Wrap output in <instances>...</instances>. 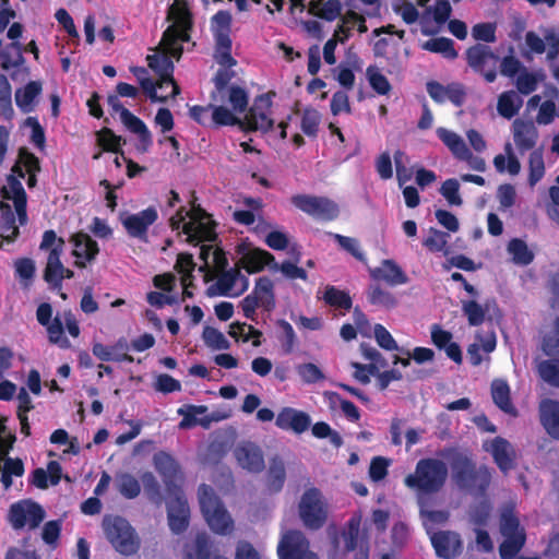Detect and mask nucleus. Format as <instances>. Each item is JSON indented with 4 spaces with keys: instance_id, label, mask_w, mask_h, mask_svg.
<instances>
[{
    "instance_id": "1",
    "label": "nucleus",
    "mask_w": 559,
    "mask_h": 559,
    "mask_svg": "<svg viewBox=\"0 0 559 559\" xmlns=\"http://www.w3.org/2000/svg\"><path fill=\"white\" fill-rule=\"evenodd\" d=\"M439 456L450 460L452 480L460 490L475 497H485L492 481L493 469L486 464L477 465L472 454L454 447L444 448Z\"/></svg>"
},
{
    "instance_id": "2",
    "label": "nucleus",
    "mask_w": 559,
    "mask_h": 559,
    "mask_svg": "<svg viewBox=\"0 0 559 559\" xmlns=\"http://www.w3.org/2000/svg\"><path fill=\"white\" fill-rule=\"evenodd\" d=\"M169 225L173 230H179L187 236L190 245L198 246L201 242H212L217 238L216 223L212 216L199 204H192L190 211L181 206L177 213L170 217Z\"/></svg>"
},
{
    "instance_id": "3",
    "label": "nucleus",
    "mask_w": 559,
    "mask_h": 559,
    "mask_svg": "<svg viewBox=\"0 0 559 559\" xmlns=\"http://www.w3.org/2000/svg\"><path fill=\"white\" fill-rule=\"evenodd\" d=\"M449 469L440 459H420L415 471L404 478V485L415 491L418 499L438 493L445 486Z\"/></svg>"
},
{
    "instance_id": "4",
    "label": "nucleus",
    "mask_w": 559,
    "mask_h": 559,
    "mask_svg": "<svg viewBox=\"0 0 559 559\" xmlns=\"http://www.w3.org/2000/svg\"><path fill=\"white\" fill-rule=\"evenodd\" d=\"M64 240L58 237L52 229L43 234L39 249L48 251L47 263L44 270V280L52 289H60L63 278H72L73 271L66 269L61 262V254L64 248Z\"/></svg>"
},
{
    "instance_id": "5",
    "label": "nucleus",
    "mask_w": 559,
    "mask_h": 559,
    "mask_svg": "<svg viewBox=\"0 0 559 559\" xmlns=\"http://www.w3.org/2000/svg\"><path fill=\"white\" fill-rule=\"evenodd\" d=\"M198 495L202 514L210 528L222 535L231 532L234 522L213 488L202 484L199 486Z\"/></svg>"
},
{
    "instance_id": "6",
    "label": "nucleus",
    "mask_w": 559,
    "mask_h": 559,
    "mask_svg": "<svg viewBox=\"0 0 559 559\" xmlns=\"http://www.w3.org/2000/svg\"><path fill=\"white\" fill-rule=\"evenodd\" d=\"M233 16L229 11L219 10L211 19V32L215 41V57L217 62L225 68H233L237 61L231 55Z\"/></svg>"
},
{
    "instance_id": "7",
    "label": "nucleus",
    "mask_w": 559,
    "mask_h": 559,
    "mask_svg": "<svg viewBox=\"0 0 559 559\" xmlns=\"http://www.w3.org/2000/svg\"><path fill=\"white\" fill-rule=\"evenodd\" d=\"M105 535L112 547L122 555L138 551L140 542L134 528L121 516H105L103 520Z\"/></svg>"
},
{
    "instance_id": "8",
    "label": "nucleus",
    "mask_w": 559,
    "mask_h": 559,
    "mask_svg": "<svg viewBox=\"0 0 559 559\" xmlns=\"http://www.w3.org/2000/svg\"><path fill=\"white\" fill-rule=\"evenodd\" d=\"M275 305L274 284L267 276L259 277L253 290L240 301L243 316L251 321L257 320V309L259 307L266 312H271Z\"/></svg>"
},
{
    "instance_id": "9",
    "label": "nucleus",
    "mask_w": 559,
    "mask_h": 559,
    "mask_svg": "<svg viewBox=\"0 0 559 559\" xmlns=\"http://www.w3.org/2000/svg\"><path fill=\"white\" fill-rule=\"evenodd\" d=\"M290 202L317 221L333 222L340 216L338 204L328 197L295 194L290 198Z\"/></svg>"
},
{
    "instance_id": "10",
    "label": "nucleus",
    "mask_w": 559,
    "mask_h": 559,
    "mask_svg": "<svg viewBox=\"0 0 559 559\" xmlns=\"http://www.w3.org/2000/svg\"><path fill=\"white\" fill-rule=\"evenodd\" d=\"M299 516L307 528L319 530L326 521V510L318 488L307 489L299 501Z\"/></svg>"
},
{
    "instance_id": "11",
    "label": "nucleus",
    "mask_w": 559,
    "mask_h": 559,
    "mask_svg": "<svg viewBox=\"0 0 559 559\" xmlns=\"http://www.w3.org/2000/svg\"><path fill=\"white\" fill-rule=\"evenodd\" d=\"M167 20L174 21V24L166 28L165 37L174 40L179 35L181 43H188L193 27V16L188 0H174L168 9Z\"/></svg>"
},
{
    "instance_id": "12",
    "label": "nucleus",
    "mask_w": 559,
    "mask_h": 559,
    "mask_svg": "<svg viewBox=\"0 0 559 559\" xmlns=\"http://www.w3.org/2000/svg\"><path fill=\"white\" fill-rule=\"evenodd\" d=\"M467 64L475 71L480 73L486 82L492 83L497 79V64L499 56L485 44H475L467 48L466 52Z\"/></svg>"
},
{
    "instance_id": "13",
    "label": "nucleus",
    "mask_w": 559,
    "mask_h": 559,
    "mask_svg": "<svg viewBox=\"0 0 559 559\" xmlns=\"http://www.w3.org/2000/svg\"><path fill=\"white\" fill-rule=\"evenodd\" d=\"M43 507L31 500H21L10 506L8 520L14 530H22L28 523L29 528L34 530L45 519Z\"/></svg>"
},
{
    "instance_id": "14",
    "label": "nucleus",
    "mask_w": 559,
    "mask_h": 559,
    "mask_svg": "<svg viewBox=\"0 0 559 559\" xmlns=\"http://www.w3.org/2000/svg\"><path fill=\"white\" fill-rule=\"evenodd\" d=\"M280 559H319L310 551L309 542L299 531L286 532L277 546Z\"/></svg>"
},
{
    "instance_id": "15",
    "label": "nucleus",
    "mask_w": 559,
    "mask_h": 559,
    "mask_svg": "<svg viewBox=\"0 0 559 559\" xmlns=\"http://www.w3.org/2000/svg\"><path fill=\"white\" fill-rule=\"evenodd\" d=\"M272 102L267 94H261L255 97L252 107L245 116L243 124L248 131L269 132L272 130L274 121L269 117Z\"/></svg>"
},
{
    "instance_id": "16",
    "label": "nucleus",
    "mask_w": 559,
    "mask_h": 559,
    "mask_svg": "<svg viewBox=\"0 0 559 559\" xmlns=\"http://www.w3.org/2000/svg\"><path fill=\"white\" fill-rule=\"evenodd\" d=\"M243 250V245L238 246L237 251L241 254L239 263L249 274L259 273L263 271L265 266H270L273 271L278 270V263L269 251L260 248L249 249L246 252Z\"/></svg>"
},
{
    "instance_id": "17",
    "label": "nucleus",
    "mask_w": 559,
    "mask_h": 559,
    "mask_svg": "<svg viewBox=\"0 0 559 559\" xmlns=\"http://www.w3.org/2000/svg\"><path fill=\"white\" fill-rule=\"evenodd\" d=\"M238 465L249 473L259 474L265 468L262 449L250 441L238 444L234 450Z\"/></svg>"
},
{
    "instance_id": "18",
    "label": "nucleus",
    "mask_w": 559,
    "mask_h": 559,
    "mask_svg": "<svg viewBox=\"0 0 559 559\" xmlns=\"http://www.w3.org/2000/svg\"><path fill=\"white\" fill-rule=\"evenodd\" d=\"M23 25L14 22L8 29L7 36L12 43L0 50V66L3 70L20 67L24 62L23 48L17 39L22 36Z\"/></svg>"
},
{
    "instance_id": "19",
    "label": "nucleus",
    "mask_w": 559,
    "mask_h": 559,
    "mask_svg": "<svg viewBox=\"0 0 559 559\" xmlns=\"http://www.w3.org/2000/svg\"><path fill=\"white\" fill-rule=\"evenodd\" d=\"M437 557L454 559L463 551V542L459 533L453 531H438L430 537Z\"/></svg>"
},
{
    "instance_id": "20",
    "label": "nucleus",
    "mask_w": 559,
    "mask_h": 559,
    "mask_svg": "<svg viewBox=\"0 0 559 559\" xmlns=\"http://www.w3.org/2000/svg\"><path fill=\"white\" fill-rule=\"evenodd\" d=\"M158 218L155 207L150 206L135 214H129L122 218V225L128 235L140 240L147 239V230Z\"/></svg>"
},
{
    "instance_id": "21",
    "label": "nucleus",
    "mask_w": 559,
    "mask_h": 559,
    "mask_svg": "<svg viewBox=\"0 0 559 559\" xmlns=\"http://www.w3.org/2000/svg\"><path fill=\"white\" fill-rule=\"evenodd\" d=\"M148 67L158 75L157 85L163 88L164 85L170 84L173 86V96H177L180 93V88L174 79L175 66L170 56L168 55H148L147 58Z\"/></svg>"
},
{
    "instance_id": "22",
    "label": "nucleus",
    "mask_w": 559,
    "mask_h": 559,
    "mask_svg": "<svg viewBox=\"0 0 559 559\" xmlns=\"http://www.w3.org/2000/svg\"><path fill=\"white\" fill-rule=\"evenodd\" d=\"M275 425L282 430H290L300 435L309 429L311 418L306 412L293 407H283L276 416Z\"/></svg>"
},
{
    "instance_id": "23",
    "label": "nucleus",
    "mask_w": 559,
    "mask_h": 559,
    "mask_svg": "<svg viewBox=\"0 0 559 559\" xmlns=\"http://www.w3.org/2000/svg\"><path fill=\"white\" fill-rule=\"evenodd\" d=\"M168 524L175 534L185 532L189 525L190 509L187 499L182 495L168 502L167 506Z\"/></svg>"
},
{
    "instance_id": "24",
    "label": "nucleus",
    "mask_w": 559,
    "mask_h": 559,
    "mask_svg": "<svg viewBox=\"0 0 559 559\" xmlns=\"http://www.w3.org/2000/svg\"><path fill=\"white\" fill-rule=\"evenodd\" d=\"M498 468L508 474L515 466V450L512 444L502 437H496L491 440L490 449H487Z\"/></svg>"
},
{
    "instance_id": "25",
    "label": "nucleus",
    "mask_w": 559,
    "mask_h": 559,
    "mask_svg": "<svg viewBox=\"0 0 559 559\" xmlns=\"http://www.w3.org/2000/svg\"><path fill=\"white\" fill-rule=\"evenodd\" d=\"M73 242V255L76 258L74 264L80 269L86 266V262L95 260L99 252L98 243L90 235L80 231L71 237Z\"/></svg>"
},
{
    "instance_id": "26",
    "label": "nucleus",
    "mask_w": 559,
    "mask_h": 559,
    "mask_svg": "<svg viewBox=\"0 0 559 559\" xmlns=\"http://www.w3.org/2000/svg\"><path fill=\"white\" fill-rule=\"evenodd\" d=\"M238 280H241L243 284L242 289L238 293L239 295L248 288V278L242 275L237 267L221 271L215 285L207 288V296H229L230 290Z\"/></svg>"
},
{
    "instance_id": "27",
    "label": "nucleus",
    "mask_w": 559,
    "mask_h": 559,
    "mask_svg": "<svg viewBox=\"0 0 559 559\" xmlns=\"http://www.w3.org/2000/svg\"><path fill=\"white\" fill-rule=\"evenodd\" d=\"M370 276L376 281H384L391 286L406 284L408 281L405 272L390 259L383 260L380 267L371 270Z\"/></svg>"
},
{
    "instance_id": "28",
    "label": "nucleus",
    "mask_w": 559,
    "mask_h": 559,
    "mask_svg": "<svg viewBox=\"0 0 559 559\" xmlns=\"http://www.w3.org/2000/svg\"><path fill=\"white\" fill-rule=\"evenodd\" d=\"M120 120L130 132L138 134L141 144L139 150L146 152L153 143L151 131L146 124L129 109H123Z\"/></svg>"
},
{
    "instance_id": "29",
    "label": "nucleus",
    "mask_w": 559,
    "mask_h": 559,
    "mask_svg": "<svg viewBox=\"0 0 559 559\" xmlns=\"http://www.w3.org/2000/svg\"><path fill=\"white\" fill-rule=\"evenodd\" d=\"M153 462L165 485L170 487L180 473V466L177 461L170 454L159 451L154 454Z\"/></svg>"
},
{
    "instance_id": "30",
    "label": "nucleus",
    "mask_w": 559,
    "mask_h": 559,
    "mask_svg": "<svg viewBox=\"0 0 559 559\" xmlns=\"http://www.w3.org/2000/svg\"><path fill=\"white\" fill-rule=\"evenodd\" d=\"M537 132L533 122L516 119L513 122V140L521 151H528L536 144Z\"/></svg>"
},
{
    "instance_id": "31",
    "label": "nucleus",
    "mask_w": 559,
    "mask_h": 559,
    "mask_svg": "<svg viewBox=\"0 0 559 559\" xmlns=\"http://www.w3.org/2000/svg\"><path fill=\"white\" fill-rule=\"evenodd\" d=\"M540 421L547 433L559 440V401L545 400L542 402Z\"/></svg>"
},
{
    "instance_id": "32",
    "label": "nucleus",
    "mask_w": 559,
    "mask_h": 559,
    "mask_svg": "<svg viewBox=\"0 0 559 559\" xmlns=\"http://www.w3.org/2000/svg\"><path fill=\"white\" fill-rule=\"evenodd\" d=\"M342 9L341 0H311L308 11L319 19L332 22L341 16Z\"/></svg>"
},
{
    "instance_id": "33",
    "label": "nucleus",
    "mask_w": 559,
    "mask_h": 559,
    "mask_svg": "<svg viewBox=\"0 0 559 559\" xmlns=\"http://www.w3.org/2000/svg\"><path fill=\"white\" fill-rule=\"evenodd\" d=\"M267 476V487L273 492H280L286 480L285 463L278 455L270 460Z\"/></svg>"
},
{
    "instance_id": "34",
    "label": "nucleus",
    "mask_w": 559,
    "mask_h": 559,
    "mask_svg": "<svg viewBox=\"0 0 559 559\" xmlns=\"http://www.w3.org/2000/svg\"><path fill=\"white\" fill-rule=\"evenodd\" d=\"M43 85L39 81H29L24 87L15 91V104L24 112L32 109L35 98L41 93Z\"/></svg>"
},
{
    "instance_id": "35",
    "label": "nucleus",
    "mask_w": 559,
    "mask_h": 559,
    "mask_svg": "<svg viewBox=\"0 0 559 559\" xmlns=\"http://www.w3.org/2000/svg\"><path fill=\"white\" fill-rule=\"evenodd\" d=\"M491 396L493 403L504 413L513 414L515 408L510 397V386L507 381L496 379L491 383Z\"/></svg>"
},
{
    "instance_id": "36",
    "label": "nucleus",
    "mask_w": 559,
    "mask_h": 559,
    "mask_svg": "<svg viewBox=\"0 0 559 559\" xmlns=\"http://www.w3.org/2000/svg\"><path fill=\"white\" fill-rule=\"evenodd\" d=\"M523 105V100L514 91H507L499 95L497 110L506 119H511L518 115Z\"/></svg>"
},
{
    "instance_id": "37",
    "label": "nucleus",
    "mask_w": 559,
    "mask_h": 559,
    "mask_svg": "<svg viewBox=\"0 0 559 559\" xmlns=\"http://www.w3.org/2000/svg\"><path fill=\"white\" fill-rule=\"evenodd\" d=\"M207 407L205 405H185L178 408V415L183 416L182 420L179 423V427L190 428L197 425H201L204 428L209 427V419H198L195 415L206 413Z\"/></svg>"
},
{
    "instance_id": "38",
    "label": "nucleus",
    "mask_w": 559,
    "mask_h": 559,
    "mask_svg": "<svg viewBox=\"0 0 559 559\" xmlns=\"http://www.w3.org/2000/svg\"><path fill=\"white\" fill-rule=\"evenodd\" d=\"M367 300L369 304L384 309H392L397 305L396 297L392 293L381 288L378 284L368 287Z\"/></svg>"
},
{
    "instance_id": "39",
    "label": "nucleus",
    "mask_w": 559,
    "mask_h": 559,
    "mask_svg": "<svg viewBox=\"0 0 559 559\" xmlns=\"http://www.w3.org/2000/svg\"><path fill=\"white\" fill-rule=\"evenodd\" d=\"M437 135L457 159L467 152L466 143L457 133L440 127Z\"/></svg>"
},
{
    "instance_id": "40",
    "label": "nucleus",
    "mask_w": 559,
    "mask_h": 559,
    "mask_svg": "<svg viewBox=\"0 0 559 559\" xmlns=\"http://www.w3.org/2000/svg\"><path fill=\"white\" fill-rule=\"evenodd\" d=\"M183 559H211V542L205 533L195 536L192 546H187Z\"/></svg>"
},
{
    "instance_id": "41",
    "label": "nucleus",
    "mask_w": 559,
    "mask_h": 559,
    "mask_svg": "<svg viewBox=\"0 0 559 559\" xmlns=\"http://www.w3.org/2000/svg\"><path fill=\"white\" fill-rule=\"evenodd\" d=\"M323 300L329 306L337 309L349 310L353 306L349 294L332 285L325 287Z\"/></svg>"
},
{
    "instance_id": "42",
    "label": "nucleus",
    "mask_w": 559,
    "mask_h": 559,
    "mask_svg": "<svg viewBox=\"0 0 559 559\" xmlns=\"http://www.w3.org/2000/svg\"><path fill=\"white\" fill-rule=\"evenodd\" d=\"M324 396L331 406L338 403L343 414L349 421L356 423L360 419V412L352 401L345 400L338 393L332 391L324 392Z\"/></svg>"
},
{
    "instance_id": "43",
    "label": "nucleus",
    "mask_w": 559,
    "mask_h": 559,
    "mask_svg": "<svg viewBox=\"0 0 559 559\" xmlns=\"http://www.w3.org/2000/svg\"><path fill=\"white\" fill-rule=\"evenodd\" d=\"M423 48L431 52L441 53L443 57L451 60L457 57L454 41L448 37L431 38L423 45Z\"/></svg>"
},
{
    "instance_id": "44",
    "label": "nucleus",
    "mask_w": 559,
    "mask_h": 559,
    "mask_svg": "<svg viewBox=\"0 0 559 559\" xmlns=\"http://www.w3.org/2000/svg\"><path fill=\"white\" fill-rule=\"evenodd\" d=\"M508 251L516 264L528 265L534 260L533 252L526 242L520 238H513L508 243Z\"/></svg>"
},
{
    "instance_id": "45",
    "label": "nucleus",
    "mask_w": 559,
    "mask_h": 559,
    "mask_svg": "<svg viewBox=\"0 0 559 559\" xmlns=\"http://www.w3.org/2000/svg\"><path fill=\"white\" fill-rule=\"evenodd\" d=\"M504 540L499 546V555L501 559H513L523 548L526 536L521 535H503Z\"/></svg>"
},
{
    "instance_id": "46",
    "label": "nucleus",
    "mask_w": 559,
    "mask_h": 559,
    "mask_svg": "<svg viewBox=\"0 0 559 559\" xmlns=\"http://www.w3.org/2000/svg\"><path fill=\"white\" fill-rule=\"evenodd\" d=\"M0 212L3 219L2 229L4 231H10V234L3 236V239L7 242H13L20 235V229L15 224V215L12 212L10 204L4 202H0Z\"/></svg>"
},
{
    "instance_id": "47",
    "label": "nucleus",
    "mask_w": 559,
    "mask_h": 559,
    "mask_svg": "<svg viewBox=\"0 0 559 559\" xmlns=\"http://www.w3.org/2000/svg\"><path fill=\"white\" fill-rule=\"evenodd\" d=\"M45 328L51 344H56L63 349L70 347V341L64 336L63 323L59 316H56Z\"/></svg>"
},
{
    "instance_id": "48",
    "label": "nucleus",
    "mask_w": 559,
    "mask_h": 559,
    "mask_svg": "<svg viewBox=\"0 0 559 559\" xmlns=\"http://www.w3.org/2000/svg\"><path fill=\"white\" fill-rule=\"evenodd\" d=\"M0 109L4 119L13 118L12 87L5 74H0Z\"/></svg>"
},
{
    "instance_id": "49",
    "label": "nucleus",
    "mask_w": 559,
    "mask_h": 559,
    "mask_svg": "<svg viewBox=\"0 0 559 559\" xmlns=\"http://www.w3.org/2000/svg\"><path fill=\"white\" fill-rule=\"evenodd\" d=\"M366 76L371 88L379 95H388L392 88L388 78L380 72L376 66H369L366 70Z\"/></svg>"
},
{
    "instance_id": "50",
    "label": "nucleus",
    "mask_w": 559,
    "mask_h": 559,
    "mask_svg": "<svg viewBox=\"0 0 559 559\" xmlns=\"http://www.w3.org/2000/svg\"><path fill=\"white\" fill-rule=\"evenodd\" d=\"M96 136H97L98 145L105 152H111V153L122 152L120 148L122 138L120 135L115 134V132L111 129L104 127L96 133ZM121 154L123 155V153H121Z\"/></svg>"
},
{
    "instance_id": "51",
    "label": "nucleus",
    "mask_w": 559,
    "mask_h": 559,
    "mask_svg": "<svg viewBox=\"0 0 559 559\" xmlns=\"http://www.w3.org/2000/svg\"><path fill=\"white\" fill-rule=\"evenodd\" d=\"M320 121V112L312 107H307L302 111L300 128L307 136L316 138L319 131Z\"/></svg>"
},
{
    "instance_id": "52",
    "label": "nucleus",
    "mask_w": 559,
    "mask_h": 559,
    "mask_svg": "<svg viewBox=\"0 0 559 559\" xmlns=\"http://www.w3.org/2000/svg\"><path fill=\"white\" fill-rule=\"evenodd\" d=\"M238 123H240V120L228 108L213 105L210 127L235 126Z\"/></svg>"
},
{
    "instance_id": "53",
    "label": "nucleus",
    "mask_w": 559,
    "mask_h": 559,
    "mask_svg": "<svg viewBox=\"0 0 559 559\" xmlns=\"http://www.w3.org/2000/svg\"><path fill=\"white\" fill-rule=\"evenodd\" d=\"M538 374L548 384L559 388V360H543L538 364Z\"/></svg>"
},
{
    "instance_id": "54",
    "label": "nucleus",
    "mask_w": 559,
    "mask_h": 559,
    "mask_svg": "<svg viewBox=\"0 0 559 559\" xmlns=\"http://www.w3.org/2000/svg\"><path fill=\"white\" fill-rule=\"evenodd\" d=\"M118 490L124 498L134 499L141 492V485L134 476L124 473L118 477Z\"/></svg>"
},
{
    "instance_id": "55",
    "label": "nucleus",
    "mask_w": 559,
    "mask_h": 559,
    "mask_svg": "<svg viewBox=\"0 0 559 559\" xmlns=\"http://www.w3.org/2000/svg\"><path fill=\"white\" fill-rule=\"evenodd\" d=\"M462 310L471 326H478L485 321L487 310L475 300L463 301Z\"/></svg>"
},
{
    "instance_id": "56",
    "label": "nucleus",
    "mask_w": 559,
    "mask_h": 559,
    "mask_svg": "<svg viewBox=\"0 0 559 559\" xmlns=\"http://www.w3.org/2000/svg\"><path fill=\"white\" fill-rule=\"evenodd\" d=\"M329 235L338 243V246L352 254L356 260L360 262L366 261L364 252L359 248V241L356 238L343 236L341 234L329 233Z\"/></svg>"
},
{
    "instance_id": "57",
    "label": "nucleus",
    "mask_w": 559,
    "mask_h": 559,
    "mask_svg": "<svg viewBox=\"0 0 559 559\" xmlns=\"http://www.w3.org/2000/svg\"><path fill=\"white\" fill-rule=\"evenodd\" d=\"M202 337L204 343L213 349H228L230 347L229 341L225 335L213 326H205L203 329Z\"/></svg>"
},
{
    "instance_id": "58",
    "label": "nucleus",
    "mask_w": 559,
    "mask_h": 559,
    "mask_svg": "<svg viewBox=\"0 0 559 559\" xmlns=\"http://www.w3.org/2000/svg\"><path fill=\"white\" fill-rule=\"evenodd\" d=\"M500 532L502 535L525 534L524 531L520 528V521L512 509H507L501 513Z\"/></svg>"
},
{
    "instance_id": "59",
    "label": "nucleus",
    "mask_w": 559,
    "mask_h": 559,
    "mask_svg": "<svg viewBox=\"0 0 559 559\" xmlns=\"http://www.w3.org/2000/svg\"><path fill=\"white\" fill-rule=\"evenodd\" d=\"M538 81L539 79L536 73L528 72L527 69L524 68L516 76L515 86L522 95H530L536 91Z\"/></svg>"
},
{
    "instance_id": "60",
    "label": "nucleus",
    "mask_w": 559,
    "mask_h": 559,
    "mask_svg": "<svg viewBox=\"0 0 559 559\" xmlns=\"http://www.w3.org/2000/svg\"><path fill=\"white\" fill-rule=\"evenodd\" d=\"M228 102L234 111L242 114L247 110L249 97L243 87L231 85L228 88Z\"/></svg>"
},
{
    "instance_id": "61",
    "label": "nucleus",
    "mask_w": 559,
    "mask_h": 559,
    "mask_svg": "<svg viewBox=\"0 0 559 559\" xmlns=\"http://www.w3.org/2000/svg\"><path fill=\"white\" fill-rule=\"evenodd\" d=\"M528 182L531 186H535L545 174V164L540 153L532 152L528 159Z\"/></svg>"
},
{
    "instance_id": "62",
    "label": "nucleus",
    "mask_w": 559,
    "mask_h": 559,
    "mask_svg": "<svg viewBox=\"0 0 559 559\" xmlns=\"http://www.w3.org/2000/svg\"><path fill=\"white\" fill-rule=\"evenodd\" d=\"M459 181L455 178H450L442 183L440 193L451 205L460 206L463 204V200L459 193Z\"/></svg>"
},
{
    "instance_id": "63",
    "label": "nucleus",
    "mask_w": 559,
    "mask_h": 559,
    "mask_svg": "<svg viewBox=\"0 0 559 559\" xmlns=\"http://www.w3.org/2000/svg\"><path fill=\"white\" fill-rule=\"evenodd\" d=\"M277 326L281 329L283 333V336L281 338L283 349L286 354H290L297 344L296 333L292 324L284 319L277 321Z\"/></svg>"
},
{
    "instance_id": "64",
    "label": "nucleus",
    "mask_w": 559,
    "mask_h": 559,
    "mask_svg": "<svg viewBox=\"0 0 559 559\" xmlns=\"http://www.w3.org/2000/svg\"><path fill=\"white\" fill-rule=\"evenodd\" d=\"M130 344L126 337H120L117 342L110 345L111 361L116 362H133V356L129 355Z\"/></svg>"
}]
</instances>
